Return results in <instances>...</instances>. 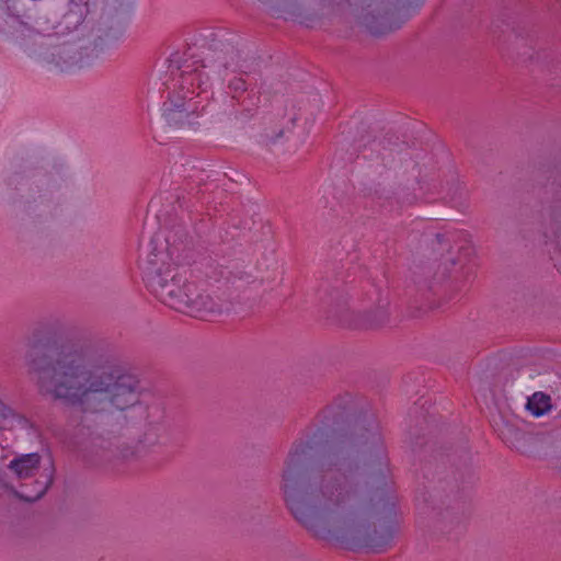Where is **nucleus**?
<instances>
[{"label":"nucleus","mask_w":561,"mask_h":561,"mask_svg":"<svg viewBox=\"0 0 561 561\" xmlns=\"http://www.w3.org/2000/svg\"><path fill=\"white\" fill-rule=\"evenodd\" d=\"M228 87L230 91L233 92V96H236L237 94H241L247 90V82L243 78L236 77L229 81Z\"/></svg>","instance_id":"obj_12"},{"label":"nucleus","mask_w":561,"mask_h":561,"mask_svg":"<svg viewBox=\"0 0 561 561\" xmlns=\"http://www.w3.org/2000/svg\"><path fill=\"white\" fill-rule=\"evenodd\" d=\"M57 66L60 68V70H66V69H68V66H62V65H57Z\"/></svg>","instance_id":"obj_15"},{"label":"nucleus","mask_w":561,"mask_h":561,"mask_svg":"<svg viewBox=\"0 0 561 561\" xmlns=\"http://www.w3.org/2000/svg\"><path fill=\"white\" fill-rule=\"evenodd\" d=\"M527 410L531 415L539 417L551 409V399L543 392H535L527 401Z\"/></svg>","instance_id":"obj_10"},{"label":"nucleus","mask_w":561,"mask_h":561,"mask_svg":"<svg viewBox=\"0 0 561 561\" xmlns=\"http://www.w3.org/2000/svg\"><path fill=\"white\" fill-rule=\"evenodd\" d=\"M45 32H46V30H45V28H41V30H38V33H45Z\"/></svg>","instance_id":"obj_17"},{"label":"nucleus","mask_w":561,"mask_h":561,"mask_svg":"<svg viewBox=\"0 0 561 561\" xmlns=\"http://www.w3.org/2000/svg\"><path fill=\"white\" fill-rule=\"evenodd\" d=\"M165 250L152 247L147 259L141 264L144 280L151 293L170 308L191 314L193 317H206L220 313L221 305L194 283L183 279L171 262Z\"/></svg>","instance_id":"obj_4"},{"label":"nucleus","mask_w":561,"mask_h":561,"mask_svg":"<svg viewBox=\"0 0 561 561\" xmlns=\"http://www.w3.org/2000/svg\"><path fill=\"white\" fill-rule=\"evenodd\" d=\"M414 128L413 129H405L404 131L400 133V134H392L390 135V137H396V138H410V137H417V135H414L413 133Z\"/></svg>","instance_id":"obj_13"},{"label":"nucleus","mask_w":561,"mask_h":561,"mask_svg":"<svg viewBox=\"0 0 561 561\" xmlns=\"http://www.w3.org/2000/svg\"><path fill=\"white\" fill-rule=\"evenodd\" d=\"M90 12V0H70L68 10L64 15L65 24L68 30L80 25Z\"/></svg>","instance_id":"obj_9"},{"label":"nucleus","mask_w":561,"mask_h":561,"mask_svg":"<svg viewBox=\"0 0 561 561\" xmlns=\"http://www.w3.org/2000/svg\"><path fill=\"white\" fill-rule=\"evenodd\" d=\"M171 440L172 431L164 408L160 404H152L147 408L144 431L138 437L137 445L135 447L123 446L119 456L125 460L140 459L162 450L170 445Z\"/></svg>","instance_id":"obj_6"},{"label":"nucleus","mask_w":561,"mask_h":561,"mask_svg":"<svg viewBox=\"0 0 561 561\" xmlns=\"http://www.w3.org/2000/svg\"><path fill=\"white\" fill-rule=\"evenodd\" d=\"M325 430L312 440L295 443L283 470L286 504L306 529L319 538L352 540L373 552L391 542V528L368 533L360 515L362 485L370 476L385 477L388 457L380 426L374 416L350 415L345 409L325 411Z\"/></svg>","instance_id":"obj_1"},{"label":"nucleus","mask_w":561,"mask_h":561,"mask_svg":"<svg viewBox=\"0 0 561 561\" xmlns=\"http://www.w3.org/2000/svg\"><path fill=\"white\" fill-rule=\"evenodd\" d=\"M557 242L561 245V222L558 225L557 231L554 232Z\"/></svg>","instance_id":"obj_14"},{"label":"nucleus","mask_w":561,"mask_h":561,"mask_svg":"<svg viewBox=\"0 0 561 561\" xmlns=\"http://www.w3.org/2000/svg\"><path fill=\"white\" fill-rule=\"evenodd\" d=\"M41 462L42 457L37 453L21 454L9 461L8 476L19 483L14 492L21 500L37 501L53 484L54 467L42 468Z\"/></svg>","instance_id":"obj_5"},{"label":"nucleus","mask_w":561,"mask_h":561,"mask_svg":"<svg viewBox=\"0 0 561 561\" xmlns=\"http://www.w3.org/2000/svg\"><path fill=\"white\" fill-rule=\"evenodd\" d=\"M264 150L272 153L278 161H287L297 151L296 142H263Z\"/></svg>","instance_id":"obj_11"},{"label":"nucleus","mask_w":561,"mask_h":561,"mask_svg":"<svg viewBox=\"0 0 561 561\" xmlns=\"http://www.w3.org/2000/svg\"><path fill=\"white\" fill-rule=\"evenodd\" d=\"M26 366L42 393L85 412L124 411L140 400L139 379L114 357L91 347L33 346Z\"/></svg>","instance_id":"obj_2"},{"label":"nucleus","mask_w":561,"mask_h":561,"mask_svg":"<svg viewBox=\"0 0 561 561\" xmlns=\"http://www.w3.org/2000/svg\"><path fill=\"white\" fill-rule=\"evenodd\" d=\"M3 485L7 486V488H11V489L14 488L13 485L9 484L8 482H3Z\"/></svg>","instance_id":"obj_16"},{"label":"nucleus","mask_w":561,"mask_h":561,"mask_svg":"<svg viewBox=\"0 0 561 561\" xmlns=\"http://www.w3.org/2000/svg\"><path fill=\"white\" fill-rule=\"evenodd\" d=\"M370 299L373 304L365 308L358 325L377 329L389 322V299L377 288L370 293Z\"/></svg>","instance_id":"obj_7"},{"label":"nucleus","mask_w":561,"mask_h":561,"mask_svg":"<svg viewBox=\"0 0 561 561\" xmlns=\"http://www.w3.org/2000/svg\"><path fill=\"white\" fill-rule=\"evenodd\" d=\"M243 71L240 53L229 44L216 43L192 49L173 79L162 117L171 129L194 127L207 110L211 79L224 81L230 73Z\"/></svg>","instance_id":"obj_3"},{"label":"nucleus","mask_w":561,"mask_h":561,"mask_svg":"<svg viewBox=\"0 0 561 561\" xmlns=\"http://www.w3.org/2000/svg\"><path fill=\"white\" fill-rule=\"evenodd\" d=\"M30 425V421L24 415L0 400V433L2 431L25 430ZM3 454L4 449L0 448V461L7 458Z\"/></svg>","instance_id":"obj_8"}]
</instances>
